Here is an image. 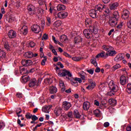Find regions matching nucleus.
I'll return each instance as SVG.
<instances>
[{"label": "nucleus", "mask_w": 131, "mask_h": 131, "mask_svg": "<svg viewBox=\"0 0 131 131\" xmlns=\"http://www.w3.org/2000/svg\"><path fill=\"white\" fill-rule=\"evenodd\" d=\"M85 25L86 27L89 28L83 30V33L86 38H91L94 36V34H98L99 28L98 26L93 24V20L91 18H86L85 19Z\"/></svg>", "instance_id": "obj_1"}, {"label": "nucleus", "mask_w": 131, "mask_h": 131, "mask_svg": "<svg viewBox=\"0 0 131 131\" xmlns=\"http://www.w3.org/2000/svg\"><path fill=\"white\" fill-rule=\"evenodd\" d=\"M104 9H105V5L99 4L95 7V9H92L89 12V15L90 17L93 18H97V12H98V11H99V12H102Z\"/></svg>", "instance_id": "obj_2"}, {"label": "nucleus", "mask_w": 131, "mask_h": 131, "mask_svg": "<svg viewBox=\"0 0 131 131\" xmlns=\"http://www.w3.org/2000/svg\"><path fill=\"white\" fill-rule=\"evenodd\" d=\"M54 66L56 67L55 70L56 72L58 73V76L60 77H65V76H68L69 77H72V74L70 73V72L67 71L66 70H60V68H59L57 65L54 64Z\"/></svg>", "instance_id": "obj_3"}, {"label": "nucleus", "mask_w": 131, "mask_h": 131, "mask_svg": "<svg viewBox=\"0 0 131 131\" xmlns=\"http://www.w3.org/2000/svg\"><path fill=\"white\" fill-rule=\"evenodd\" d=\"M102 49L106 52H110L109 56L110 57H113V56H115L116 54H117V52H116L115 50H113V47H112V46L103 45L102 46Z\"/></svg>", "instance_id": "obj_4"}, {"label": "nucleus", "mask_w": 131, "mask_h": 131, "mask_svg": "<svg viewBox=\"0 0 131 131\" xmlns=\"http://www.w3.org/2000/svg\"><path fill=\"white\" fill-rule=\"evenodd\" d=\"M39 80H36L35 78L31 79L29 83V88H37L39 85Z\"/></svg>", "instance_id": "obj_5"}, {"label": "nucleus", "mask_w": 131, "mask_h": 131, "mask_svg": "<svg viewBox=\"0 0 131 131\" xmlns=\"http://www.w3.org/2000/svg\"><path fill=\"white\" fill-rule=\"evenodd\" d=\"M110 92L108 93L109 96H112V95H115V92L118 91V86L117 85H113L112 86H110Z\"/></svg>", "instance_id": "obj_6"}, {"label": "nucleus", "mask_w": 131, "mask_h": 131, "mask_svg": "<svg viewBox=\"0 0 131 131\" xmlns=\"http://www.w3.org/2000/svg\"><path fill=\"white\" fill-rule=\"evenodd\" d=\"M62 107L65 111H67L70 109V107H71V103L67 101H63L62 102Z\"/></svg>", "instance_id": "obj_7"}, {"label": "nucleus", "mask_w": 131, "mask_h": 131, "mask_svg": "<svg viewBox=\"0 0 131 131\" xmlns=\"http://www.w3.org/2000/svg\"><path fill=\"white\" fill-rule=\"evenodd\" d=\"M32 31H34L35 33H39L40 31V27L37 25H33L31 27Z\"/></svg>", "instance_id": "obj_8"}, {"label": "nucleus", "mask_w": 131, "mask_h": 131, "mask_svg": "<svg viewBox=\"0 0 131 131\" xmlns=\"http://www.w3.org/2000/svg\"><path fill=\"white\" fill-rule=\"evenodd\" d=\"M67 78H68V79L69 80H70V81L71 84H72V85H74L75 86H77V84L78 83V82L76 80L77 79V77H75V78H69L67 77Z\"/></svg>", "instance_id": "obj_9"}, {"label": "nucleus", "mask_w": 131, "mask_h": 131, "mask_svg": "<svg viewBox=\"0 0 131 131\" xmlns=\"http://www.w3.org/2000/svg\"><path fill=\"white\" fill-rule=\"evenodd\" d=\"M128 17H129V11L126 9L124 10L122 15V19H124V20H126Z\"/></svg>", "instance_id": "obj_10"}, {"label": "nucleus", "mask_w": 131, "mask_h": 131, "mask_svg": "<svg viewBox=\"0 0 131 131\" xmlns=\"http://www.w3.org/2000/svg\"><path fill=\"white\" fill-rule=\"evenodd\" d=\"M8 35L9 38H15L17 36V33L13 30H11L8 32Z\"/></svg>", "instance_id": "obj_11"}, {"label": "nucleus", "mask_w": 131, "mask_h": 131, "mask_svg": "<svg viewBox=\"0 0 131 131\" xmlns=\"http://www.w3.org/2000/svg\"><path fill=\"white\" fill-rule=\"evenodd\" d=\"M35 7L33 6V5H29L28 6V11L30 13V15H34L35 14Z\"/></svg>", "instance_id": "obj_12"}, {"label": "nucleus", "mask_w": 131, "mask_h": 131, "mask_svg": "<svg viewBox=\"0 0 131 131\" xmlns=\"http://www.w3.org/2000/svg\"><path fill=\"white\" fill-rule=\"evenodd\" d=\"M57 16L58 18H60V19H63L68 16V13L65 11L60 12L58 13Z\"/></svg>", "instance_id": "obj_13"}, {"label": "nucleus", "mask_w": 131, "mask_h": 131, "mask_svg": "<svg viewBox=\"0 0 131 131\" xmlns=\"http://www.w3.org/2000/svg\"><path fill=\"white\" fill-rule=\"evenodd\" d=\"M127 78L124 76H121L120 78V83L122 85H124L125 83H127Z\"/></svg>", "instance_id": "obj_14"}, {"label": "nucleus", "mask_w": 131, "mask_h": 131, "mask_svg": "<svg viewBox=\"0 0 131 131\" xmlns=\"http://www.w3.org/2000/svg\"><path fill=\"white\" fill-rule=\"evenodd\" d=\"M62 111L61 107L57 106L54 110V114H55L56 116H60V115L62 113Z\"/></svg>", "instance_id": "obj_15"}, {"label": "nucleus", "mask_w": 131, "mask_h": 131, "mask_svg": "<svg viewBox=\"0 0 131 131\" xmlns=\"http://www.w3.org/2000/svg\"><path fill=\"white\" fill-rule=\"evenodd\" d=\"M114 20H115L114 18L111 17L108 20V24L111 27H115V26L117 25V21H115Z\"/></svg>", "instance_id": "obj_16"}, {"label": "nucleus", "mask_w": 131, "mask_h": 131, "mask_svg": "<svg viewBox=\"0 0 131 131\" xmlns=\"http://www.w3.org/2000/svg\"><path fill=\"white\" fill-rule=\"evenodd\" d=\"M28 32V30L26 27H23L20 31H18V33L20 34H23L24 35H26Z\"/></svg>", "instance_id": "obj_17"}, {"label": "nucleus", "mask_w": 131, "mask_h": 131, "mask_svg": "<svg viewBox=\"0 0 131 131\" xmlns=\"http://www.w3.org/2000/svg\"><path fill=\"white\" fill-rule=\"evenodd\" d=\"M90 107H91V104L89 102L86 101L83 103V109L85 111H88L90 109Z\"/></svg>", "instance_id": "obj_18"}, {"label": "nucleus", "mask_w": 131, "mask_h": 131, "mask_svg": "<svg viewBox=\"0 0 131 131\" xmlns=\"http://www.w3.org/2000/svg\"><path fill=\"white\" fill-rule=\"evenodd\" d=\"M29 80H30L29 76L25 75L21 77V81L23 83H26V82Z\"/></svg>", "instance_id": "obj_19"}, {"label": "nucleus", "mask_w": 131, "mask_h": 131, "mask_svg": "<svg viewBox=\"0 0 131 131\" xmlns=\"http://www.w3.org/2000/svg\"><path fill=\"white\" fill-rule=\"evenodd\" d=\"M119 4L117 2H115L110 5V9L111 10H116Z\"/></svg>", "instance_id": "obj_20"}, {"label": "nucleus", "mask_w": 131, "mask_h": 131, "mask_svg": "<svg viewBox=\"0 0 131 131\" xmlns=\"http://www.w3.org/2000/svg\"><path fill=\"white\" fill-rule=\"evenodd\" d=\"M81 41H82V38L79 36L75 37L74 39V42L75 45H77V43H79V42H81Z\"/></svg>", "instance_id": "obj_21"}, {"label": "nucleus", "mask_w": 131, "mask_h": 131, "mask_svg": "<svg viewBox=\"0 0 131 131\" xmlns=\"http://www.w3.org/2000/svg\"><path fill=\"white\" fill-rule=\"evenodd\" d=\"M124 58L123 54L120 53L117 55V57H115L114 60L116 61V62H118L119 61H121V60H123Z\"/></svg>", "instance_id": "obj_22"}, {"label": "nucleus", "mask_w": 131, "mask_h": 131, "mask_svg": "<svg viewBox=\"0 0 131 131\" xmlns=\"http://www.w3.org/2000/svg\"><path fill=\"white\" fill-rule=\"evenodd\" d=\"M50 94H56L57 93V89L54 86H51L49 88Z\"/></svg>", "instance_id": "obj_23"}, {"label": "nucleus", "mask_w": 131, "mask_h": 131, "mask_svg": "<svg viewBox=\"0 0 131 131\" xmlns=\"http://www.w3.org/2000/svg\"><path fill=\"white\" fill-rule=\"evenodd\" d=\"M108 103L111 106H115L117 103V101L114 99H110L108 100Z\"/></svg>", "instance_id": "obj_24"}, {"label": "nucleus", "mask_w": 131, "mask_h": 131, "mask_svg": "<svg viewBox=\"0 0 131 131\" xmlns=\"http://www.w3.org/2000/svg\"><path fill=\"white\" fill-rule=\"evenodd\" d=\"M121 67V66L119 64H115L113 67L111 68V70H112V72H114L117 69H119Z\"/></svg>", "instance_id": "obj_25"}, {"label": "nucleus", "mask_w": 131, "mask_h": 131, "mask_svg": "<svg viewBox=\"0 0 131 131\" xmlns=\"http://www.w3.org/2000/svg\"><path fill=\"white\" fill-rule=\"evenodd\" d=\"M57 11H64L66 9V7L64 5L59 4L57 6Z\"/></svg>", "instance_id": "obj_26"}, {"label": "nucleus", "mask_w": 131, "mask_h": 131, "mask_svg": "<svg viewBox=\"0 0 131 131\" xmlns=\"http://www.w3.org/2000/svg\"><path fill=\"white\" fill-rule=\"evenodd\" d=\"M113 15L114 16L112 18L115 19L116 21H117L119 18V13H118V11H114Z\"/></svg>", "instance_id": "obj_27"}, {"label": "nucleus", "mask_w": 131, "mask_h": 131, "mask_svg": "<svg viewBox=\"0 0 131 131\" xmlns=\"http://www.w3.org/2000/svg\"><path fill=\"white\" fill-rule=\"evenodd\" d=\"M74 115L76 118L79 119L81 117V115L79 114V112L77 110H75L74 111Z\"/></svg>", "instance_id": "obj_28"}, {"label": "nucleus", "mask_w": 131, "mask_h": 131, "mask_svg": "<svg viewBox=\"0 0 131 131\" xmlns=\"http://www.w3.org/2000/svg\"><path fill=\"white\" fill-rule=\"evenodd\" d=\"M60 40L61 41V42H64V41H67V40H68V38L67 37V36L65 35H62L60 37Z\"/></svg>", "instance_id": "obj_29"}, {"label": "nucleus", "mask_w": 131, "mask_h": 131, "mask_svg": "<svg viewBox=\"0 0 131 131\" xmlns=\"http://www.w3.org/2000/svg\"><path fill=\"white\" fill-rule=\"evenodd\" d=\"M93 113L96 117H100L101 116V111L99 110L96 109L94 111Z\"/></svg>", "instance_id": "obj_30"}, {"label": "nucleus", "mask_w": 131, "mask_h": 131, "mask_svg": "<svg viewBox=\"0 0 131 131\" xmlns=\"http://www.w3.org/2000/svg\"><path fill=\"white\" fill-rule=\"evenodd\" d=\"M104 57H105V52L102 51L100 53L97 54L96 56V58L98 59L99 58H103V57L104 58Z\"/></svg>", "instance_id": "obj_31"}, {"label": "nucleus", "mask_w": 131, "mask_h": 131, "mask_svg": "<svg viewBox=\"0 0 131 131\" xmlns=\"http://www.w3.org/2000/svg\"><path fill=\"white\" fill-rule=\"evenodd\" d=\"M26 57L29 58V59H31L32 58V56H33V53L32 52H28L26 53Z\"/></svg>", "instance_id": "obj_32"}, {"label": "nucleus", "mask_w": 131, "mask_h": 131, "mask_svg": "<svg viewBox=\"0 0 131 131\" xmlns=\"http://www.w3.org/2000/svg\"><path fill=\"white\" fill-rule=\"evenodd\" d=\"M61 23H62V22H61V21L57 20L54 23L53 25H54V26H55V27H59L61 26Z\"/></svg>", "instance_id": "obj_33"}, {"label": "nucleus", "mask_w": 131, "mask_h": 131, "mask_svg": "<svg viewBox=\"0 0 131 131\" xmlns=\"http://www.w3.org/2000/svg\"><path fill=\"white\" fill-rule=\"evenodd\" d=\"M49 110H50L48 105L45 106L42 108V111L45 112V113H49Z\"/></svg>", "instance_id": "obj_34"}, {"label": "nucleus", "mask_w": 131, "mask_h": 131, "mask_svg": "<svg viewBox=\"0 0 131 131\" xmlns=\"http://www.w3.org/2000/svg\"><path fill=\"white\" fill-rule=\"evenodd\" d=\"M127 92L128 94H131V83L127 85Z\"/></svg>", "instance_id": "obj_35"}, {"label": "nucleus", "mask_w": 131, "mask_h": 131, "mask_svg": "<svg viewBox=\"0 0 131 131\" xmlns=\"http://www.w3.org/2000/svg\"><path fill=\"white\" fill-rule=\"evenodd\" d=\"M72 59L73 61H75L76 62H78V61H80L81 59H82V58L80 57H72Z\"/></svg>", "instance_id": "obj_36"}, {"label": "nucleus", "mask_w": 131, "mask_h": 131, "mask_svg": "<svg viewBox=\"0 0 131 131\" xmlns=\"http://www.w3.org/2000/svg\"><path fill=\"white\" fill-rule=\"evenodd\" d=\"M47 59L48 58L47 57V56L43 57V59L42 60V61L41 62V65H42V66H45V65H46V62H47Z\"/></svg>", "instance_id": "obj_37"}, {"label": "nucleus", "mask_w": 131, "mask_h": 131, "mask_svg": "<svg viewBox=\"0 0 131 131\" xmlns=\"http://www.w3.org/2000/svg\"><path fill=\"white\" fill-rule=\"evenodd\" d=\"M96 86V85H91L90 84L88 86L86 87L87 90L89 91H93L94 88Z\"/></svg>", "instance_id": "obj_38"}, {"label": "nucleus", "mask_w": 131, "mask_h": 131, "mask_svg": "<svg viewBox=\"0 0 131 131\" xmlns=\"http://www.w3.org/2000/svg\"><path fill=\"white\" fill-rule=\"evenodd\" d=\"M6 53L0 50V58H5Z\"/></svg>", "instance_id": "obj_39"}, {"label": "nucleus", "mask_w": 131, "mask_h": 131, "mask_svg": "<svg viewBox=\"0 0 131 131\" xmlns=\"http://www.w3.org/2000/svg\"><path fill=\"white\" fill-rule=\"evenodd\" d=\"M22 112V111H20L16 113V115L18 116V117H19L20 116L21 117V120H24V117H23V115H19Z\"/></svg>", "instance_id": "obj_40"}, {"label": "nucleus", "mask_w": 131, "mask_h": 131, "mask_svg": "<svg viewBox=\"0 0 131 131\" xmlns=\"http://www.w3.org/2000/svg\"><path fill=\"white\" fill-rule=\"evenodd\" d=\"M30 65H32V61L30 60H26V67L30 66Z\"/></svg>", "instance_id": "obj_41"}, {"label": "nucleus", "mask_w": 131, "mask_h": 131, "mask_svg": "<svg viewBox=\"0 0 131 131\" xmlns=\"http://www.w3.org/2000/svg\"><path fill=\"white\" fill-rule=\"evenodd\" d=\"M26 117L27 119H31L32 115H31L30 113H27L26 115Z\"/></svg>", "instance_id": "obj_42"}, {"label": "nucleus", "mask_w": 131, "mask_h": 131, "mask_svg": "<svg viewBox=\"0 0 131 131\" xmlns=\"http://www.w3.org/2000/svg\"><path fill=\"white\" fill-rule=\"evenodd\" d=\"M88 81L90 85H96V83L92 79H88Z\"/></svg>", "instance_id": "obj_43"}, {"label": "nucleus", "mask_w": 131, "mask_h": 131, "mask_svg": "<svg viewBox=\"0 0 131 131\" xmlns=\"http://www.w3.org/2000/svg\"><path fill=\"white\" fill-rule=\"evenodd\" d=\"M94 69H91L89 70H87V72H88V73H89L91 75H93V74H94Z\"/></svg>", "instance_id": "obj_44"}, {"label": "nucleus", "mask_w": 131, "mask_h": 131, "mask_svg": "<svg viewBox=\"0 0 131 131\" xmlns=\"http://www.w3.org/2000/svg\"><path fill=\"white\" fill-rule=\"evenodd\" d=\"M29 46L31 47V48H34V47L35 46V43H34V42L31 41L29 43Z\"/></svg>", "instance_id": "obj_45"}, {"label": "nucleus", "mask_w": 131, "mask_h": 131, "mask_svg": "<svg viewBox=\"0 0 131 131\" xmlns=\"http://www.w3.org/2000/svg\"><path fill=\"white\" fill-rule=\"evenodd\" d=\"M48 37H49V36L48 35V34L45 33L43 34V35L42 37V40H43V39L45 40H47V39H48Z\"/></svg>", "instance_id": "obj_46"}, {"label": "nucleus", "mask_w": 131, "mask_h": 131, "mask_svg": "<svg viewBox=\"0 0 131 131\" xmlns=\"http://www.w3.org/2000/svg\"><path fill=\"white\" fill-rule=\"evenodd\" d=\"M31 119L33 121H36V120H37V119H38V118L35 115H33L32 116Z\"/></svg>", "instance_id": "obj_47"}, {"label": "nucleus", "mask_w": 131, "mask_h": 131, "mask_svg": "<svg viewBox=\"0 0 131 131\" xmlns=\"http://www.w3.org/2000/svg\"><path fill=\"white\" fill-rule=\"evenodd\" d=\"M63 55L65 56L66 57H67L68 58H72V56H71L70 55H69L68 53H67L66 52H63Z\"/></svg>", "instance_id": "obj_48"}, {"label": "nucleus", "mask_w": 131, "mask_h": 131, "mask_svg": "<svg viewBox=\"0 0 131 131\" xmlns=\"http://www.w3.org/2000/svg\"><path fill=\"white\" fill-rule=\"evenodd\" d=\"M45 82H47V83H52V79L51 78H46L45 79Z\"/></svg>", "instance_id": "obj_49"}, {"label": "nucleus", "mask_w": 131, "mask_h": 131, "mask_svg": "<svg viewBox=\"0 0 131 131\" xmlns=\"http://www.w3.org/2000/svg\"><path fill=\"white\" fill-rule=\"evenodd\" d=\"M72 112H70L68 113V117L69 118H72L73 117V115Z\"/></svg>", "instance_id": "obj_50"}, {"label": "nucleus", "mask_w": 131, "mask_h": 131, "mask_svg": "<svg viewBox=\"0 0 131 131\" xmlns=\"http://www.w3.org/2000/svg\"><path fill=\"white\" fill-rule=\"evenodd\" d=\"M47 19L48 22V23H47V26H50V25H51V18H50L49 17H47Z\"/></svg>", "instance_id": "obj_51"}, {"label": "nucleus", "mask_w": 131, "mask_h": 131, "mask_svg": "<svg viewBox=\"0 0 131 131\" xmlns=\"http://www.w3.org/2000/svg\"><path fill=\"white\" fill-rule=\"evenodd\" d=\"M21 64L23 66L26 67V60L25 59H23L21 60Z\"/></svg>", "instance_id": "obj_52"}, {"label": "nucleus", "mask_w": 131, "mask_h": 131, "mask_svg": "<svg viewBox=\"0 0 131 131\" xmlns=\"http://www.w3.org/2000/svg\"><path fill=\"white\" fill-rule=\"evenodd\" d=\"M5 127V123L3 122L0 121V129L1 128H3V127Z\"/></svg>", "instance_id": "obj_53"}, {"label": "nucleus", "mask_w": 131, "mask_h": 131, "mask_svg": "<svg viewBox=\"0 0 131 131\" xmlns=\"http://www.w3.org/2000/svg\"><path fill=\"white\" fill-rule=\"evenodd\" d=\"M61 3H62V4H68V2H69V0H59Z\"/></svg>", "instance_id": "obj_54"}, {"label": "nucleus", "mask_w": 131, "mask_h": 131, "mask_svg": "<svg viewBox=\"0 0 131 131\" xmlns=\"http://www.w3.org/2000/svg\"><path fill=\"white\" fill-rule=\"evenodd\" d=\"M38 3L40 6H42V5H45V2H43V1H41V0H39L38 2Z\"/></svg>", "instance_id": "obj_55"}, {"label": "nucleus", "mask_w": 131, "mask_h": 131, "mask_svg": "<svg viewBox=\"0 0 131 131\" xmlns=\"http://www.w3.org/2000/svg\"><path fill=\"white\" fill-rule=\"evenodd\" d=\"M49 49L51 51H53V50H55V47L53 46L51 44L49 45Z\"/></svg>", "instance_id": "obj_56"}, {"label": "nucleus", "mask_w": 131, "mask_h": 131, "mask_svg": "<svg viewBox=\"0 0 131 131\" xmlns=\"http://www.w3.org/2000/svg\"><path fill=\"white\" fill-rule=\"evenodd\" d=\"M110 124L109 123V122H106L104 123L103 125H104V127H108V126H109Z\"/></svg>", "instance_id": "obj_57"}, {"label": "nucleus", "mask_w": 131, "mask_h": 131, "mask_svg": "<svg viewBox=\"0 0 131 131\" xmlns=\"http://www.w3.org/2000/svg\"><path fill=\"white\" fill-rule=\"evenodd\" d=\"M52 52L53 54H54V55H55V56L58 55V53H57V51H56V50L53 49L52 50Z\"/></svg>", "instance_id": "obj_58"}, {"label": "nucleus", "mask_w": 131, "mask_h": 131, "mask_svg": "<svg viewBox=\"0 0 131 131\" xmlns=\"http://www.w3.org/2000/svg\"><path fill=\"white\" fill-rule=\"evenodd\" d=\"M112 32H114V29H111L108 33V35L110 36L112 34Z\"/></svg>", "instance_id": "obj_59"}, {"label": "nucleus", "mask_w": 131, "mask_h": 131, "mask_svg": "<svg viewBox=\"0 0 131 131\" xmlns=\"http://www.w3.org/2000/svg\"><path fill=\"white\" fill-rule=\"evenodd\" d=\"M100 71H101V69L99 67H97L95 69V72H96V73H99V72H100Z\"/></svg>", "instance_id": "obj_60"}, {"label": "nucleus", "mask_w": 131, "mask_h": 131, "mask_svg": "<svg viewBox=\"0 0 131 131\" xmlns=\"http://www.w3.org/2000/svg\"><path fill=\"white\" fill-rule=\"evenodd\" d=\"M16 96L17 98H22V93H17L16 94Z\"/></svg>", "instance_id": "obj_61"}, {"label": "nucleus", "mask_w": 131, "mask_h": 131, "mask_svg": "<svg viewBox=\"0 0 131 131\" xmlns=\"http://www.w3.org/2000/svg\"><path fill=\"white\" fill-rule=\"evenodd\" d=\"M94 104H95V105H96V106H99V105H100V103H99V101H98L97 100H95V101H94Z\"/></svg>", "instance_id": "obj_62"}, {"label": "nucleus", "mask_w": 131, "mask_h": 131, "mask_svg": "<svg viewBox=\"0 0 131 131\" xmlns=\"http://www.w3.org/2000/svg\"><path fill=\"white\" fill-rule=\"evenodd\" d=\"M4 48L7 50V51H9V50L10 49L9 48V46L7 45V44H5L4 45Z\"/></svg>", "instance_id": "obj_63"}, {"label": "nucleus", "mask_w": 131, "mask_h": 131, "mask_svg": "<svg viewBox=\"0 0 131 131\" xmlns=\"http://www.w3.org/2000/svg\"><path fill=\"white\" fill-rule=\"evenodd\" d=\"M127 27L131 29V22L129 21L127 23Z\"/></svg>", "instance_id": "obj_64"}]
</instances>
